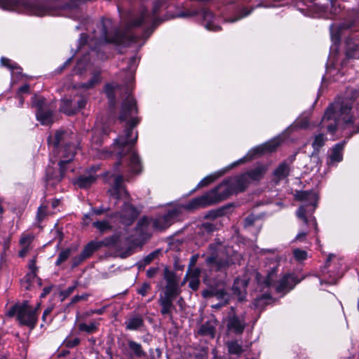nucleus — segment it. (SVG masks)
<instances>
[{
  "mask_svg": "<svg viewBox=\"0 0 359 359\" xmlns=\"http://www.w3.org/2000/svg\"><path fill=\"white\" fill-rule=\"evenodd\" d=\"M228 351L231 354L240 355L243 352V347L236 341L227 343Z\"/></svg>",
  "mask_w": 359,
  "mask_h": 359,
  "instance_id": "obj_41",
  "label": "nucleus"
},
{
  "mask_svg": "<svg viewBox=\"0 0 359 359\" xmlns=\"http://www.w3.org/2000/svg\"><path fill=\"white\" fill-rule=\"evenodd\" d=\"M100 248V247L97 241H91L84 247L81 254L82 255V257L88 259Z\"/></svg>",
  "mask_w": 359,
  "mask_h": 359,
  "instance_id": "obj_36",
  "label": "nucleus"
},
{
  "mask_svg": "<svg viewBox=\"0 0 359 359\" xmlns=\"http://www.w3.org/2000/svg\"><path fill=\"white\" fill-rule=\"evenodd\" d=\"M293 256L297 261L302 262L307 258V252L305 250L297 248L293 250Z\"/></svg>",
  "mask_w": 359,
  "mask_h": 359,
  "instance_id": "obj_46",
  "label": "nucleus"
},
{
  "mask_svg": "<svg viewBox=\"0 0 359 359\" xmlns=\"http://www.w3.org/2000/svg\"><path fill=\"white\" fill-rule=\"evenodd\" d=\"M29 267L31 270V273L29 275L30 277H35V270H36V266H35V261L34 259L31 260L29 264Z\"/></svg>",
  "mask_w": 359,
  "mask_h": 359,
  "instance_id": "obj_59",
  "label": "nucleus"
},
{
  "mask_svg": "<svg viewBox=\"0 0 359 359\" xmlns=\"http://www.w3.org/2000/svg\"><path fill=\"white\" fill-rule=\"evenodd\" d=\"M104 311H105V307H102L101 309L94 310L93 311H92V313H96V314H98V315H102V314L104 313Z\"/></svg>",
  "mask_w": 359,
  "mask_h": 359,
  "instance_id": "obj_63",
  "label": "nucleus"
},
{
  "mask_svg": "<svg viewBox=\"0 0 359 359\" xmlns=\"http://www.w3.org/2000/svg\"><path fill=\"white\" fill-rule=\"evenodd\" d=\"M278 266L279 264L277 260L272 263V266L270 267V270L268 271L264 283L268 287L274 285L278 292H287L292 290L300 280H297L293 275L286 274L279 281L276 282V277Z\"/></svg>",
  "mask_w": 359,
  "mask_h": 359,
  "instance_id": "obj_10",
  "label": "nucleus"
},
{
  "mask_svg": "<svg viewBox=\"0 0 359 359\" xmlns=\"http://www.w3.org/2000/svg\"><path fill=\"white\" fill-rule=\"evenodd\" d=\"M216 327V320L214 319L209 320L201 326L198 334L213 339L215 336Z\"/></svg>",
  "mask_w": 359,
  "mask_h": 359,
  "instance_id": "obj_25",
  "label": "nucleus"
},
{
  "mask_svg": "<svg viewBox=\"0 0 359 359\" xmlns=\"http://www.w3.org/2000/svg\"><path fill=\"white\" fill-rule=\"evenodd\" d=\"M72 253V248H68L61 250L58 255L57 259L55 262L57 266L60 265L62 263L68 259Z\"/></svg>",
  "mask_w": 359,
  "mask_h": 359,
  "instance_id": "obj_43",
  "label": "nucleus"
},
{
  "mask_svg": "<svg viewBox=\"0 0 359 359\" xmlns=\"http://www.w3.org/2000/svg\"><path fill=\"white\" fill-rule=\"evenodd\" d=\"M309 121L307 118H303L295 123V127L299 128H306L309 126Z\"/></svg>",
  "mask_w": 359,
  "mask_h": 359,
  "instance_id": "obj_54",
  "label": "nucleus"
},
{
  "mask_svg": "<svg viewBox=\"0 0 359 359\" xmlns=\"http://www.w3.org/2000/svg\"><path fill=\"white\" fill-rule=\"evenodd\" d=\"M72 57L69 58V59H68V60H67L64 63V65H63L62 67H60L59 68V72H62L63 69H65L67 66H68V65L70 64V62H72Z\"/></svg>",
  "mask_w": 359,
  "mask_h": 359,
  "instance_id": "obj_62",
  "label": "nucleus"
},
{
  "mask_svg": "<svg viewBox=\"0 0 359 359\" xmlns=\"http://www.w3.org/2000/svg\"><path fill=\"white\" fill-rule=\"evenodd\" d=\"M256 219H257L256 217L253 215H248L244 219V226L249 227V226L253 225Z\"/></svg>",
  "mask_w": 359,
  "mask_h": 359,
  "instance_id": "obj_51",
  "label": "nucleus"
},
{
  "mask_svg": "<svg viewBox=\"0 0 359 359\" xmlns=\"http://www.w3.org/2000/svg\"><path fill=\"white\" fill-rule=\"evenodd\" d=\"M22 93H30L29 86L28 84H25L18 89L17 96H20V95H22Z\"/></svg>",
  "mask_w": 359,
  "mask_h": 359,
  "instance_id": "obj_55",
  "label": "nucleus"
},
{
  "mask_svg": "<svg viewBox=\"0 0 359 359\" xmlns=\"http://www.w3.org/2000/svg\"><path fill=\"white\" fill-rule=\"evenodd\" d=\"M164 278L166 281V285L163 294L161 295L175 299L180 293L178 279L176 274L174 272L166 269L164 273Z\"/></svg>",
  "mask_w": 359,
  "mask_h": 359,
  "instance_id": "obj_17",
  "label": "nucleus"
},
{
  "mask_svg": "<svg viewBox=\"0 0 359 359\" xmlns=\"http://www.w3.org/2000/svg\"><path fill=\"white\" fill-rule=\"evenodd\" d=\"M50 287H45L43 290V292L41 294V297H44L47 294H48L50 292Z\"/></svg>",
  "mask_w": 359,
  "mask_h": 359,
  "instance_id": "obj_64",
  "label": "nucleus"
},
{
  "mask_svg": "<svg viewBox=\"0 0 359 359\" xmlns=\"http://www.w3.org/2000/svg\"><path fill=\"white\" fill-rule=\"evenodd\" d=\"M194 16H198L203 20V25L208 30L217 32L221 29L219 25L215 24V18L212 12L205 8H202L199 10H193L191 11H181L175 15V17L177 18H189Z\"/></svg>",
  "mask_w": 359,
  "mask_h": 359,
  "instance_id": "obj_14",
  "label": "nucleus"
},
{
  "mask_svg": "<svg viewBox=\"0 0 359 359\" xmlns=\"http://www.w3.org/2000/svg\"><path fill=\"white\" fill-rule=\"evenodd\" d=\"M95 180V176L92 174L83 175L76 180L74 184L81 189H87L90 187Z\"/></svg>",
  "mask_w": 359,
  "mask_h": 359,
  "instance_id": "obj_31",
  "label": "nucleus"
},
{
  "mask_svg": "<svg viewBox=\"0 0 359 359\" xmlns=\"http://www.w3.org/2000/svg\"><path fill=\"white\" fill-rule=\"evenodd\" d=\"M215 297L222 302L215 305V308H219L229 302V295L224 290H220L215 292Z\"/></svg>",
  "mask_w": 359,
  "mask_h": 359,
  "instance_id": "obj_42",
  "label": "nucleus"
},
{
  "mask_svg": "<svg viewBox=\"0 0 359 359\" xmlns=\"http://www.w3.org/2000/svg\"><path fill=\"white\" fill-rule=\"evenodd\" d=\"M232 315L229 313L227 320V328L236 334L243 332L245 327V320L243 316H238L234 313L233 308L231 307Z\"/></svg>",
  "mask_w": 359,
  "mask_h": 359,
  "instance_id": "obj_21",
  "label": "nucleus"
},
{
  "mask_svg": "<svg viewBox=\"0 0 359 359\" xmlns=\"http://www.w3.org/2000/svg\"><path fill=\"white\" fill-rule=\"evenodd\" d=\"M75 137L76 135L69 130H59L53 137H48V142L49 146L53 147V152L62 158L59 162L60 174L58 181L64 176L65 165L72 161L75 155L77 146L72 142Z\"/></svg>",
  "mask_w": 359,
  "mask_h": 359,
  "instance_id": "obj_6",
  "label": "nucleus"
},
{
  "mask_svg": "<svg viewBox=\"0 0 359 359\" xmlns=\"http://www.w3.org/2000/svg\"><path fill=\"white\" fill-rule=\"evenodd\" d=\"M120 86L114 83H108L105 86V93L108 97L109 104L114 107L116 102V94L119 90Z\"/></svg>",
  "mask_w": 359,
  "mask_h": 359,
  "instance_id": "obj_33",
  "label": "nucleus"
},
{
  "mask_svg": "<svg viewBox=\"0 0 359 359\" xmlns=\"http://www.w3.org/2000/svg\"><path fill=\"white\" fill-rule=\"evenodd\" d=\"M46 100L43 97L34 95L32 97V105L37 108V110H41L46 107L45 104Z\"/></svg>",
  "mask_w": 359,
  "mask_h": 359,
  "instance_id": "obj_45",
  "label": "nucleus"
},
{
  "mask_svg": "<svg viewBox=\"0 0 359 359\" xmlns=\"http://www.w3.org/2000/svg\"><path fill=\"white\" fill-rule=\"evenodd\" d=\"M344 142L336 144L328 151L327 165L330 168L337 167L343 160Z\"/></svg>",
  "mask_w": 359,
  "mask_h": 359,
  "instance_id": "obj_20",
  "label": "nucleus"
},
{
  "mask_svg": "<svg viewBox=\"0 0 359 359\" xmlns=\"http://www.w3.org/2000/svg\"><path fill=\"white\" fill-rule=\"evenodd\" d=\"M184 205H176L168 210L167 213L156 218H151V226L154 231H161L171 226L182 213V209L189 210Z\"/></svg>",
  "mask_w": 359,
  "mask_h": 359,
  "instance_id": "obj_11",
  "label": "nucleus"
},
{
  "mask_svg": "<svg viewBox=\"0 0 359 359\" xmlns=\"http://www.w3.org/2000/svg\"><path fill=\"white\" fill-rule=\"evenodd\" d=\"M52 311H53V307L52 306H49V307H48L43 311V316H42V320H43V322L46 323V322H50L52 320V318L51 317H49L48 318V316L50 314Z\"/></svg>",
  "mask_w": 359,
  "mask_h": 359,
  "instance_id": "obj_53",
  "label": "nucleus"
},
{
  "mask_svg": "<svg viewBox=\"0 0 359 359\" xmlns=\"http://www.w3.org/2000/svg\"><path fill=\"white\" fill-rule=\"evenodd\" d=\"M265 172V168L263 166H258L252 169L242 175L236 176L238 180H241V185L243 187L244 191L248 186L254 181L260 180Z\"/></svg>",
  "mask_w": 359,
  "mask_h": 359,
  "instance_id": "obj_19",
  "label": "nucleus"
},
{
  "mask_svg": "<svg viewBox=\"0 0 359 359\" xmlns=\"http://www.w3.org/2000/svg\"><path fill=\"white\" fill-rule=\"evenodd\" d=\"M297 198L304 203L297 210L296 215L297 217L302 219L305 224L311 222L315 229H316V220L311 215L317 206V194L314 191H304L299 192L297 194Z\"/></svg>",
  "mask_w": 359,
  "mask_h": 359,
  "instance_id": "obj_8",
  "label": "nucleus"
},
{
  "mask_svg": "<svg viewBox=\"0 0 359 359\" xmlns=\"http://www.w3.org/2000/svg\"><path fill=\"white\" fill-rule=\"evenodd\" d=\"M151 289V286L147 283H144L137 290V293L143 297L146 296L148 291Z\"/></svg>",
  "mask_w": 359,
  "mask_h": 359,
  "instance_id": "obj_48",
  "label": "nucleus"
},
{
  "mask_svg": "<svg viewBox=\"0 0 359 359\" xmlns=\"http://www.w3.org/2000/svg\"><path fill=\"white\" fill-rule=\"evenodd\" d=\"M332 264L337 265V269L334 271H329V277L325 278V282L329 285H333L337 283L339 278L342 276L341 260H339L336 255H330L326 260L325 268L330 269L332 266Z\"/></svg>",
  "mask_w": 359,
  "mask_h": 359,
  "instance_id": "obj_18",
  "label": "nucleus"
},
{
  "mask_svg": "<svg viewBox=\"0 0 359 359\" xmlns=\"http://www.w3.org/2000/svg\"><path fill=\"white\" fill-rule=\"evenodd\" d=\"M98 329V323L95 322H90L89 324L82 323L79 325V330L81 332H84L88 334H92L97 332Z\"/></svg>",
  "mask_w": 359,
  "mask_h": 359,
  "instance_id": "obj_37",
  "label": "nucleus"
},
{
  "mask_svg": "<svg viewBox=\"0 0 359 359\" xmlns=\"http://www.w3.org/2000/svg\"><path fill=\"white\" fill-rule=\"evenodd\" d=\"M80 343V339L79 338L69 339H66L65 341V346L68 348H73L77 346Z\"/></svg>",
  "mask_w": 359,
  "mask_h": 359,
  "instance_id": "obj_50",
  "label": "nucleus"
},
{
  "mask_svg": "<svg viewBox=\"0 0 359 359\" xmlns=\"http://www.w3.org/2000/svg\"><path fill=\"white\" fill-rule=\"evenodd\" d=\"M160 252V250H156L138 262L137 266L139 268H144L145 266L149 264L159 255Z\"/></svg>",
  "mask_w": 359,
  "mask_h": 359,
  "instance_id": "obj_38",
  "label": "nucleus"
},
{
  "mask_svg": "<svg viewBox=\"0 0 359 359\" xmlns=\"http://www.w3.org/2000/svg\"><path fill=\"white\" fill-rule=\"evenodd\" d=\"M128 330H139L144 325V319L140 315L133 316L125 322Z\"/></svg>",
  "mask_w": 359,
  "mask_h": 359,
  "instance_id": "obj_28",
  "label": "nucleus"
},
{
  "mask_svg": "<svg viewBox=\"0 0 359 359\" xmlns=\"http://www.w3.org/2000/svg\"><path fill=\"white\" fill-rule=\"evenodd\" d=\"M36 116L42 125H49L53 122V111L47 107L41 110H36Z\"/></svg>",
  "mask_w": 359,
  "mask_h": 359,
  "instance_id": "obj_29",
  "label": "nucleus"
},
{
  "mask_svg": "<svg viewBox=\"0 0 359 359\" xmlns=\"http://www.w3.org/2000/svg\"><path fill=\"white\" fill-rule=\"evenodd\" d=\"M85 259H86L84 257H82V255L80 254L78 256L74 257L72 260V267L75 268L78 266L80 264H81Z\"/></svg>",
  "mask_w": 359,
  "mask_h": 359,
  "instance_id": "obj_49",
  "label": "nucleus"
},
{
  "mask_svg": "<svg viewBox=\"0 0 359 359\" xmlns=\"http://www.w3.org/2000/svg\"><path fill=\"white\" fill-rule=\"evenodd\" d=\"M156 272H157L156 268H150L147 271V276L149 278H152L154 276V275L156 273Z\"/></svg>",
  "mask_w": 359,
  "mask_h": 359,
  "instance_id": "obj_61",
  "label": "nucleus"
},
{
  "mask_svg": "<svg viewBox=\"0 0 359 359\" xmlns=\"http://www.w3.org/2000/svg\"><path fill=\"white\" fill-rule=\"evenodd\" d=\"M32 238L29 236H22L20 239V243L22 245H23L25 248H27L30 242H31Z\"/></svg>",
  "mask_w": 359,
  "mask_h": 359,
  "instance_id": "obj_58",
  "label": "nucleus"
},
{
  "mask_svg": "<svg viewBox=\"0 0 359 359\" xmlns=\"http://www.w3.org/2000/svg\"><path fill=\"white\" fill-rule=\"evenodd\" d=\"M222 210H212L210 211L205 217L207 218H216L220 215H222Z\"/></svg>",
  "mask_w": 359,
  "mask_h": 359,
  "instance_id": "obj_56",
  "label": "nucleus"
},
{
  "mask_svg": "<svg viewBox=\"0 0 359 359\" xmlns=\"http://www.w3.org/2000/svg\"><path fill=\"white\" fill-rule=\"evenodd\" d=\"M241 181L236 176L231 177L206 194L192 199L184 207L189 210L206 207L224 200L231 195L243 192L244 189Z\"/></svg>",
  "mask_w": 359,
  "mask_h": 359,
  "instance_id": "obj_5",
  "label": "nucleus"
},
{
  "mask_svg": "<svg viewBox=\"0 0 359 359\" xmlns=\"http://www.w3.org/2000/svg\"><path fill=\"white\" fill-rule=\"evenodd\" d=\"M40 304L32 308L28 302L25 301L22 304L14 305L8 312L11 317L16 316L19 323L22 325L34 328L37 322V311Z\"/></svg>",
  "mask_w": 359,
  "mask_h": 359,
  "instance_id": "obj_9",
  "label": "nucleus"
},
{
  "mask_svg": "<svg viewBox=\"0 0 359 359\" xmlns=\"http://www.w3.org/2000/svg\"><path fill=\"white\" fill-rule=\"evenodd\" d=\"M76 285H74L68 287L67 289L61 291L60 294L63 297V298H66L69 297L76 289Z\"/></svg>",
  "mask_w": 359,
  "mask_h": 359,
  "instance_id": "obj_52",
  "label": "nucleus"
},
{
  "mask_svg": "<svg viewBox=\"0 0 359 359\" xmlns=\"http://www.w3.org/2000/svg\"><path fill=\"white\" fill-rule=\"evenodd\" d=\"M93 226L96 228L100 233L107 232L112 229V226L108 220L94 222L93 223Z\"/></svg>",
  "mask_w": 359,
  "mask_h": 359,
  "instance_id": "obj_39",
  "label": "nucleus"
},
{
  "mask_svg": "<svg viewBox=\"0 0 359 359\" xmlns=\"http://www.w3.org/2000/svg\"><path fill=\"white\" fill-rule=\"evenodd\" d=\"M306 235H307V233L305 232V231H302V232H299L295 237L294 238V241H303L305 240L306 237Z\"/></svg>",
  "mask_w": 359,
  "mask_h": 359,
  "instance_id": "obj_60",
  "label": "nucleus"
},
{
  "mask_svg": "<svg viewBox=\"0 0 359 359\" xmlns=\"http://www.w3.org/2000/svg\"><path fill=\"white\" fill-rule=\"evenodd\" d=\"M161 6V2L156 1L150 13L142 8L138 13L130 14L127 20L123 21V28L118 29L111 19H103L97 25L88 39L85 34L79 39V50L86 49L87 46L90 53L79 60L74 68L75 74H81L89 65L90 56H96L98 59L104 58L102 48L107 43L128 45L138 43L142 41V46L153 32L155 27L160 22L157 13Z\"/></svg>",
  "mask_w": 359,
  "mask_h": 359,
  "instance_id": "obj_2",
  "label": "nucleus"
},
{
  "mask_svg": "<svg viewBox=\"0 0 359 359\" xmlns=\"http://www.w3.org/2000/svg\"><path fill=\"white\" fill-rule=\"evenodd\" d=\"M290 171V168L287 163L283 162L280 163L273 172L276 184H278L283 180H285L289 175Z\"/></svg>",
  "mask_w": 359,
  "mask_h": 359,
  "instance_id": "obj_30",
  "label": "nucleus"
},
{
  "mask_svg": "<svg viewBox=\"0 0 359 359\" xmlns=\"http://www.w3.org/2000/svg\"><path fill=\"white\" fill-rule=\"evenodd\" d=\"M209 250L212 252V255L211 256H208L205 258V263L209 267L210 273L209 278L214 279L215 277L211 274L212 272L216 271L224 274L233 262L228 257L224 258L215 257L214 255V252L216 250V246L215 244H210L209 245Z\"/></svg>",
  "mask_w": 359,
  "mask_h": 359,
  "instance_id": "obj_15",
  "label": "nucleus"
},
{
  "mask_svg": "<svg viewBox=\"0 0 359 359\" xmlns=\"http://www.w3.org/2000/svg\"><path fill=\"white\" fill-rule=\"evenodd\" d=\"M135 73H127L126 81V97L123 101L119 115L121 121L128 122L123 134L114 140L110 150L120 159L114 167L105 172L106 182L109 184L108 193L111 198L114 199L115 204L123 201L121 210L117 212L116 217L120 222L127 226L130 225L138 217L139 212L129 201L130 195L126 190L123 181L129 182L133 175L139 174L142 170L140 157L133 150V145L137 140V132L135 127L139 123L137 103L130 95V83L133 81Z\"/></svg>",
  "mask_w": 359,
  "mask_h": 359,
  "instance_id": "obj_1",
  "label": "nucleus"
},
{
  "mask_svg": "<svg viewBox=\"0 0 359 359\" xmlns=\"http://www.w3.org/2000/svg\"><path fill=\"white\" fill-rule=\"evenodd\" d=\"M199 229L203 233L210 234L217 229V224L209 222H203Z\"/></svg>",
  "mask_w": 359,
  "mask_h": 359,
  "instance_id": "obj_44",
  "label": "nucleus"
},
{
  "mask_svg": "<svg viewBox=\"0 0 359 359\" xmlns=\"http://www.w3.org/2000/svg\"><path fill=\"white\" fill-rule=\"evenodd\" d=\"M47 210L46 206H40L38 208L36 214V219L39 222H41L46 216Z\"/></svg>",
  "mask_w": 359,
  "mask_h": 359,
  "instance_id": "obj_47",
  "label": "nucleus"
},
{
  "mask_svg": "<svg viewBox=\"0 0 359 359\" xmlns=\"http://www.w3.org/2000/svg\"><path fill=\"white\" fill-rule=\"evenodd\" d=\"M245 280L237 278L232 286V291L237 296L238 301H243L245 297V287H247Z\"/></svg>",
  "mask_w": 359,
  "mask_h": 359,
  "instance_id": "obj_26",
  "label": "nucleus"
},
{
  "mask_svg": "<svg viewBox=\"0 0 359 359\" xmlns=\"http://www.w3.org/2000/svg\"><path fill=\"white\" fill-rule=\"evenodd\" d=\"M121 241V236L119 234L115 233L111 236L107 237L101 241H97L100 247H113L118 248Z\"/></svg>",
  "mask_w": 359,
  "mask_h": 359,
  "instance_id": "obj_32",
  "label": "nucleus"
},
{
  "mask_svg": "<svg viewBox=\"0 0 359 359\" xmlns=\"http://www.w3.org/2000/svg\"><path fill=\"white\" fill-rule=\"evenodd\" d=\"M137 231L143 238L149 237L153 230L151 218L144 217L140 219L136 226Z\"/></svg>",
  "mask_w": 359,
  "mask_h": 359,
  "instance_id": "obj_23",
  "label": "nucleus"
},
{
  "mask_svg": "<svg viewBox=\"0 0 359 359\" xmlns=\"http://www.w3.org/2000/svg\"><path fill=\"white\" fill-rule=\"evenodd\" d=\"M1 65L8 68L11 72L12 77L15 74H20L22 72V69L20 67L17 63L12 62L10 59L2 57L1 58Z\"/></svg>",
  "mask_w": 359,
  "mask_h": 359,
  "instance_id": "obj_35",
  "label": "nucleus"
},
{
  "mask_svg": "<svg viewBox=\"0 0 359 359\" xmlns=\"http://www.w3.org/2000/svg\"><path fill=\"white\" fill-rule=\"evenodd\" d=\"M128 345L133 356L140 358L147 355L146 352L143 350L140 344L133 340H128Z\"/></svg>",
  "mask_w": 359,
  "mask_h": 359,
  "instance_id": "obj_34",
  "label": "nucleus"
},
{
  "mask_svg": "<svg viewBox=\"0 0 359 359\" xmlns=\"http://www.w3.org/2000/svg\"><path fill=\"white\" fill-rule=\"evenodd\" d=\"M327 140V137L323 133H319L314 137V140L312 142V147L315 151H318L324 144Z\"/></svg>",
  "mask_w": 359,
  "mask_h": 359,
  "instance_id": "obj_40",
  "label": "nucleus"
},
{
  "mask_svg": "<svg viewBox=\"0 0 359 359\" xmlns=\"http://www.w3.org/2000/svg\"><path fill=\"white\" fill-rule=\"evenodd\" d=\"M201 270L198 268L189 269L184 278L183 283L189 280V286L193 290H197L200 285Z\"/></svg>",
  "mask_w": 359,
  "mask_h": 359,
  "instance_id": "obj_22",
  "label": "nucleus"
},
{
  "mask_svg": "<svg viewBox=\"0 0 359 359\" xmlns=\"http://www.w3.org/2000/svg\"><path fill=\"white\" fill-rule=\"evenodd\" d=\"M277 0H259V4L255 7H251L250 9L245 7H239L234 16L229 17L225 19L226 22H235L248 15H249L255 8H273L281 6L280 4H276Z\"/></svg>",
  "mask_w": 359,
  "mask_h": 359,
  "instance_id": "obj_16",
  "label": "nucleus"
},
{
  "mask_svg": "<svg viewBox=\"0 0 359 359\" xmlns=\"http://www.w3.org/2000/svg\"><path fill=\"white\" fill-rule=\"evenodd\" d=\"M358 97L357 89L348 88L344 97H338L327 108L320 123V129H325L332 135L337 130L345 131L346 135L356 133L358 127L355 126V114L358 111Z\"/></svg>",
  "mask_w": 359,
  "mask_h": 359,
  "instance_id": "obj_4",
  "label": "nucleus"
},
{
  "mask_svg": "<svg viewBox=\"0 0 359 359\" xmlns=\"http://www.w3.org/2000/svg\"><path fill=\"white\" fill-rule=\"evenodd\" d=\"M87 102L88 95L86 93H76L61 100L60 111L68 116L73 115L83 109Z\"/></svg>",
  "mask_w": 359,
  "mask_h": 359,
  "instance_id": "obj_12",
  "label": "nucleus"
},
{
  "mask_svg": "<svg viewBox=\"0 0 359 359\" xmlns=\"http://www.w3.org/2000/svg\"><path fill=\"white\" fill-rule=\"evenodd\" d=\"M358 31L359 15L355 11L349 13L340 23L332 24L330 26L332 45L330 47L326 72L329 76L332 77L334 81L339 79L343 75L339 67L343 66L344 62L340 63L337 56L341 39H344L346 57L355 58L358 53Z\"/></svg>",
  "mask_w": 359,
  "mask_h": 359,
  "instance_id": "obj_3",
  "label": "nucleus"
},
{
  "mask_svg": "<svg viewBox=\"0 0 359 359\" xmlns=\"http://www.w3.org/2000/svg\"><path fill=\"white\" fill-rule=\"evenodd\" d=\"M174 299L162 295H160L158 299V303L161 307V314L164 316L168 315L170 319L172 318V311L175 309V306L172 303Z\"/></svg>",
  "mask_w": 359,
  "mask_h": 359,
  "instance_id": "obj_24",
  "label": "nucleus"
},
{
  "mask_svg": "<svg viewBox=\"0 0 359 359\" xmlns=\"http://www.w3.org/2000/svg\"><path fill=\"white\" fill-rule=\"evenodd\" d=\"M109 210V208H104L103 207H100L97 208H92L91 211L95 215H100L107 212Z\"/></svg>",
  "mask_w": 359,
  "mask_h": 359,
  "instance_id": "obj_57",
  "label": "nucleus"
},
{
  "mask_svg": "<svg viewBox=\"0 0 359 359\" xmlns=\"http://www.w3.org/2000/svg\"><path fill=\"white\" fill-rule=\"evenodd\" d=\"M280 140L278 138H276L250 149L245 156L233 162V163L229 165L226 168L222 169L219 171H217V172L211 174L202 179L198 182L197 188L208 185L211 182H214L218 177L222 176L227 170L236 167V165L241 163H243L248 161L252 159L258 154H262L266 152H272L275 151L276 148L280 145Z\"/></svg>",
  "mask_w": 359,
  "mask_h": 359,
  "instance_id": "obj_7",
  "label": "nucleus"
},
{
  "mask_svg": "<svg viewBox=\"0 0 359 359\" xmlns=\"http://www.w3.org/2000/svg\"><path fill=\"white\" fill-rule=\"evenodd\" d=\"M311 2H315L317 6L319 16L327 18L332 19L339 15L344 7H342L341 0H309Z\"/></svg>",
  "mask_w": 359,
  "mask_h": 359,
  "instance_id": "obj_13",
  "label": "nucleus"
},
{
  "mask_svg": "<svg viewBox=\"0 0 359 359\" xmlns=\"http://www.w3.org/2000/svg\"><path fill=\"white\" fill-rule=\"evenodd\" d=\"M100 70H95L92 73L91 79L86 83H83L78 86L79 90H89L95 88L101 83L102 78L100 76Z\"/></svg>",
  "mask_w": 359,
  "mask_h": 359,
  "instance_id": "obj_27",
  "label": "nucleus"
}]
</instances>
